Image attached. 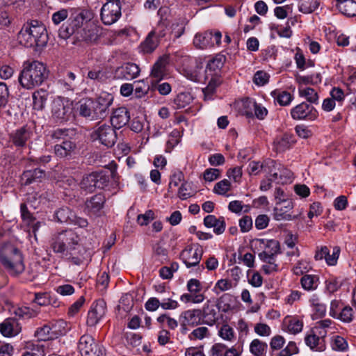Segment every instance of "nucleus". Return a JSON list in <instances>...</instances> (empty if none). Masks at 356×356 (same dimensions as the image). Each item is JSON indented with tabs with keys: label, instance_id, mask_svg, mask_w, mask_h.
I'll use <instances>...</instances> for the list:
<instances>
[{
	"label": "nucleus",
	"instance_id": "nucleus-1",
	"mask_svg": "<svg viewBox=\"0 0 356 356\" xmlns=\"http://www.w3.org/2000/svg\"><path fill=\"white\" fill-rule=\"evenodd\" d=\"M19 42L26 47H44L48 42V34L44 24L37 19L25 22L17 35Z\"/></svg>",
	"mask_w": 356,
	"mask_h": 356
},
{
	"label": "nucleus",
	"instance_id": "nucleus-2",
	"mask_svg": "<svg viewBox=\"0 0 356 356\" xmlns=\"http://www.w3.org/2000/svg\"><path fill=\"white\" fill-rule=\"evenodd\" d=\"M49 70L38 60L26 61L19 75V84L25 89L32 90L40 86L48 79Z\"/></svg>",
	"mask_w": 356,
	"mask_h": 356
},
{
	"label": "nucleus",
	"instance_id": "nucleus-3",
	"mask_svg": "<svg viewBox=\"0 0 356 356\" xmlns=\"http://www.w3.org/2000/svg\"><path fill=\"white\" fill-rule=\"evenodd\" d=\"M0 262L12 276L22 274L25 269L21 251L13 244L4 243L0 248Z\"/></svg>",
	"mask_w": 356,
	"mask_h": 356
},
{
	"label": "nucleus",
	"instance_id": "nucleus-4",
	"mask_svg": "<svg viewBox=\"0 0 356 356\" xmlns=\"http://www.w3.org/2000/svg\"><path fill=\"white\" fill-rule=\"evenodd\" d=\"M80 238L72 229H66L55 234L51 241V247L55 253L71 258L72 251L80 246Z\"/></svg>",
	"mask_w": 356,
	"mask_h": 356
},
{
	"label": "nucleus",
	"instance_id": "nucleus-5",
	"mask_svg": "<svg viewBox=\"0 0 356 356\" xmlns=\"http://www.w3.org/2000/svg\"><path fill=\"white\" fill-rule=\"evenodd\" d=\"M90 20L89 11L82 8H71L68 24H63L58 31V35L63 39H67L77 33Z\"/></svg>",
	"mask_w": 356,
	"mask_h": 356
},
{
	"label": "nucleus",
	"instance_id": "nucleus-6",
	"mask_svg": "<svg viewBox=\"0 0 356 356\" xmlns=\"http://www.w3.org/2000/svg\"><path fill=\"white\" fill-rule=\"evenodd\" d=\"M112 174L113 172L108 170L92 172L83 177L80 186L88 192H92L95 188H104L108 185Z\"/></svg>",
	"mask_w": 356,
	"mask_h": 356
},
{
	"label": "nucleus",
	"instance_id": "nucleus-7",
	"mask_svg": "<svg viewBox=\"0 0 356 356\" xmlns=\"http://www.w3.org/2000/svg\"><path fill=\"white\" fill-rule=\"evenodd\" d=\"M78 350L81 356H106L104 348L89 334H84L80 337Z\"/></svg>",
	"mask_w": 356,
	"mask_h": 356
},
{
	"label": "nucleus",
	"instance_id": "nucleus-8",
	"mask_svg": "<svg viewBox=\"0 0 356 356\" xmlns=\"http://www.w3.org/2000/svg\"><path fill=\"white\" fill-rule=\"evenodd\" d=\"M122 15L120 0H106L101 9V19L106 25L116 22Z\"/></svg>",
	"mask_w": 356,
	"mask_h": 356
},
{
	"label": "nucleus",
	"instance_id": "nucleus-9",
	"mask_svg": "<svg viewBox=\"0 0 356 356\" xmlns=\"http://www.w3.org/2000/svg\"><path fill=\"white\" fill-rule=\"evenodd\" d=\"M113 125L103 124L93 131L92 138L98 140L99 143L107 147H113L117 141V134Z\"/></svg>",
	"mask_w": 356,
	"mask_h": 356
},
{
	"label": "nucleus",
	"instance_id": "nucleus-10",
	"mask_svg": "<svg viewBox=\"0 0 356 356\" xmlns=\"http://www.w3.org/2000/svg\"><path fill=\"white\" fill-rule=\"evenodd\" d=\"M72 106L68 101L58 98L53 101L51 105V117L56 122L62 123L71 118Z\"/></svg>",
	"mask_w": 356,
	"mask_h": 356
},
{
	"label": "nucleus",
	"instance_id": "nucleus-11",
	"mask_svg": "<svg viewBox=\"0 0 356 356\" xmlns=\"http://www.w3.org/2000/svg\"><path fill=\"white\" fill-rule=\"evenodd\" d=\"M222 33L219 31H207L197 33L193 39L194 45L199 49H205L219 46L221 43Z\"/></svg>",
	"mask_w": 356,
	"mask_h": 356
},
{
	"label": "nucleus",
	"instance_id": "nucleus-12",
	"mask_svg": "<svg viewBox=\"0 0 356 356\" xmlns=\"http://www.w3.org/2000/svg\"><path fill=\"white\" fill-rule=\"evenodd\" d=\"M113 102V97L109 93H103L93 99L95 120L104 119L110 113L109 108Z\"/></svg>",
	"mask_w": 356,
	"mask_h": 356
},
{
	"label": "nucleus",
	"instance_id": "nucleus-13",
	"mask_svg": "<svg viewBox=\"0 0 356 356\" xmlns=\"http://www.w3.org/2000/svg\"><path fill=\"white\" fill-rule=\"evenodd\" d=\"M291 116L297 120H314L318 116V112L315 108L305 102L296 106L291 110Z\"/></svg>",
	"mask_w": 356,
	"mask_h": 356
},
{
	"label": "nucleus",
	"instance_id": "nucleus-14",
	"mask_svg": "<svg viewBox=\"0 0 356 356\" xmlns=\"http://www.w3.org/2000/svg\"><path fill=\"white\" fill-rule=\"evenodd\" d=\"M106 203V197L102 193H97L88 198L85 202V211L91 216H101Z\"/></svg>",
	"mask_w": 356,
	"mask_h": 356
},
{
	"label": "nucleus",
	"instance_id": "nucleus-15",
	"mask_svg": "<svg viewBox=\"0 0 356 356\" xmlns=\"http://www.w3.org/2000/svg\"><path fill=\"white\" fill-rule=\"evenodd\" d=\"M106 312V303L103 299H99L92 303L88 314L87 325L95 326L104 316Z\"/></svg>",
	"mask_w": 356,
	"mask_h": 356
},
{
	"label": "nucleus",
	"instance_id": "nucleus-16",
	"mask_svg": "<svg viewBox=\"0 0 356 356\" xmlns=\"http://www.w3.org/2000/svg\"><path fill=\"white\" fill-rule=\"evenodd\" d=\"M293 208V203L291 200H284L275 207L274 218L276 220H293L298 218L299 213L293 214L290 211Z\"/></svg>",
	"mask_w": 356,
	"mask_h": 356
},
{
	"label": "nucleus",
	"instance_id": "nucleus-17",
	"mask_svg": "<svg viewBox=\"0 0 356 356\" xmlns=\"http://www.w3.org/2000/svg\"><path fill=\"white\" fill-rule=\"evenodd\" d=\"M76 143L72 140H65L54 146L55 154L61 159H70L78 154Z\"/></svg>",
	"mask_w": 356,
	"mask_h": 356
},
{
	"label": "nucleus",
	"instance_id": "nucleus-18",
	"mask_svg": "<svg viewBox=\"0 0 356 356\" xmlns=\"http://www.w3.org/2000/svg\"><path fill=\"white\" fill-rule=\"evenodd\" d=\"M202 256V250L197 247L195 249L191 245L182 250L180 257L187 268L195 266L199 264Z\"/></svg>",
	"mask_w": 356,
	"mask_h": 356
},
{
	"label": "nucleus",
	"instance_id": "nucleus-19",
	"mask_svg": "<svg viewBox=\"0 0 356 356\" xmlns=\"http://www.w3.org/2000/svg\"><path fill=\"white\" fill-rule=\"evenodd\" d=\"M32 131L26 126L20 127L10 134V141L16 147H24L32 136Z\"/></svg>",
	"mask_w": 356,
	"mask_h": 356
},
{
	"label": "nucleus",
	"instance_id": "nucleus-20",
	"mask_svg": "<svg viewBox=\"0 0 356 356\" xmlns=\"http://www.w3.org/2000/svg\"><path fill=\"white\" fill-rule=\"evenodd\" d=\"M140 71L138 65L133 63H127L116 69L115 76L118 79L131 80L139 75Z\"/></svg>",
	"mask_w": 356,
	"mask_h": 356
},
{
	"label": "nucleus",
	"instance_id": "nucleus-21",
	"mask_svg": "<svg viewBox=\"0 0 356 356\" xmlns=\"http://www.w3.org/2000/svg\"><path fill=\"white\" fill-rule=\"evenodd\" d=\"M45 177V170L36 168L24 171L21 176V182L24 186H29L33 183L41 182Z\"/></svg>",
	"mask_w": 356,
	"mask_h": 356
},
{
	"label": "nucleus",
	"instance_id": "nucleus-22",
	"mask_svg": "<svg viewBox=\"0 0 356 356\" xmlns=\"http://www.w3.org/2000/svg\"><path fill=\"white\" fill-rule=\"evenodd\" d=\"M168 63V57H161L153 65L151 70V83L160 82L166 75V66Z\"/></svg>",
	"mask_w": 356,
	"mask_h": 356
},
{
	"label": "nucleus",
	"instance_id": "nucleus-23",
	"mask_svg": "<svg viewBox=\"0 0 356 356\" xmlns=\"http://www.w3.org/2000/svg\"><path fill=\"white\" fill-rule=\"evenodd\" d=\"M130 120L128 109L125 107H119L113 111L111 118V125L116 129L125 126Z\"/></svg>",
	"mask_w": 356,
	"mask_h": 356
},
{
	"label": "nucleus",
	"instance_id": "nucleus-24",
	"mask_svg": "<svg viewBox=\"0 0 356 356\" xmlns=\"http://www.w3.org/2000/svg\"><path fill=\"white\" fill-rule=\"evenodd\" d=\"M0 332L4 337H12L21 332V326L16 319L9 318L0 324Z\"/></svg>",
	"mask_w": 356,
	"mask_h": 356
},
{
	"label": "nucleus",
	"instance_id": "nucleus-25",
	"mask_svg": "<svg viewBox=\"0 0 356 356\" xmlns=\"http://www.w3.org/2000/svg\"><path fill=\"white\" fill-rule=\"evenodd\" d=\"M179 321H183L191 327L198 325L202 323V310L193 309L182 312Z\"/></svg>",
	"mask_w": 356,
	"mask_h": 356
},
{
	"label": "nucleus",
	"instance_id": "nucleus-26",
	"mask_svg": "<svg viewBox=\"0 0 356 356\" xmlns=\"http://www.w3.org/2000/svg\"><path fill=\"white\" fill-rule=\"evenodd\" d=\"M77 111L79 115L89 120H95L93 99L86 98L81 99L77 104Z\"/></svg>",
	"mask_w": 356,
	"mask_h": 356
},
{
	"label": "nucleus",
	"instance_id": "nucleus-27",
	"mask_svg": "<svg viewBox=\"0 0 356 356\" xmlns=\"http://www.w3.org/2000/svg\"><path fill=\"white\" fill-rule=\"evenodd\" d=\"M204 225L208 228H213V232L217 234H222L225 230V220L224 217L217 218L213 215H208L204 218Z\"/></svg>",
	"mask_w": 356,
	"mask_h": 356
},
{
	"label": "nucleus",
	"instance_id": "nucleus-28",
	"mask_svg": "<svg viewBox=\"0 0 356 356\" xmlns=\"http://www.w3.org/2000/svg\"><path fill=\"white\" fill-rule=\"evenodd\" d=\"M202 318H203V322L209 326L213 325L219 318V314L215 305L211 304L210 301H207L203 307Z\"/></svg>",
	"mask_w": 356,
	"mask_h": 356
},
{
	"label": "nucleus",
	"instance_id": "nucleus-29",
	"mask_svg": "<svg viewBox=\"0 0 356 356\" xmlns=\"http://www.w3.org/2000/svg\"><path fill=\"white\" fill-rule=\"evenodd\" d=\"M296 143L292 134L285 133L281 137L277 138L274 141V148L277 152H283L291 148Z\"/></svg>",
	"mask_w": 356,
	"mask_h": 356
},
{
	"label": "nucleus",
	"instance_id": "nucleus-30",
	"mask_svg": "<svg viewBox=\"0 0 356 356\" xmlns=\"http://www.w3.org/2000/svg\"><path fill=\"white\" fill-rule=\"evenodd\" d=\"M305 341L307 346L313 350L322 352L325 350L326 346L324 337H318L313 332L305 337Z\"/></svg>",
	"mask_w": 356,
	"mask_h": 356
},
{
	"label": "nucleus",
	"instance_id": "nucleus-31",
	"mask_svg": "<svg viewBox=\"0 0 356 356\" xmlns=\"http://www.w3.org/2000/svg\"><path fill=\"white\" fill-rule=\"evenodd\" d=\"M75 34L77 38H79L86 42L95 41L97 38L96 29L88 23Z\"/></svg>",
	"mask_w": 356,
	"mask_h": 356
},
{
	"label": "nucleus",
	"instance_id": "nucleus-32",
	"mask_svg": "<svg viewBox=\"0 0 356 356\" xmlns=\"http://www.w3.org/2000/svg\"><path fill=\"white\" fill-rule=\"evenodd\" d=\"M159 40L154 31L150 32L145 40L141 43L140 48L144 54H150L157 47Z\"/></svg>",
	"mask_w": 356,
	"mask_h": 356
},
{
	"label": "nucleus",
	"instance_id": "nucleus-33",
	"mask_svg": "<svg viewBox=\"0 0 356 356\" xmlns=\"http://www.w3.org/2000/svg\"><path fill=\"white\" fill-rule=\"evenodd\" d=\"M234 300L232 295L224 293L217 300L216 307L219 311L226 313L232 309Z\"/></svg>",
	"mask_w": 356,
	"mask_h": 356
},
{
	"label": "nucleus",
	"instance_id": "nucleus-34",
	"mask_svg": "<svg viewBox=\"0 0 356 356\" xmlns=\"http://www.w3.org/2000/svg\"><path fill=\"white\" fill-rule=\"evenodd\" d=\"M48 93L46 90L40 89L33 93V108L37 111H41L44 107L47 100Z\"/></svg>",
	"mask_w": 356,
	"mask_h": 356
},
{
	"label": "nucleus",
	"instance_id": "nucleus-35",
	"mask_svg": "<svg viewBox=\"0 0 356 356\" xmlns=\"http://www.w3.org/2000/svg\"><path fill=\"white\" fill-rule=\"evenodd\" d=\"M320 6L319 0H298V10L303 14L314 13Z\"/></svg>",
	"mask_w": 356,
	"mask_h": 356
},
{
	"label": "nucleus",
	"instance_id": "nucleus-36",
	"mask_svg": "<svg viewBox=\"0 0 356 356\" xmlns=\"http://www.w3.org/2000/svg\"><path fill=\"white\" fill-rule=\"evenodd\" d=\"M338 10L347 17L356 16V1L354 0H347L341 3L336 4Z\"/></svg>",
	"mask_w": 356,
	"mask_h": 356
},
{
	"label": "nucleus",
	"instance_id": "nucleus-37",
	"mask_svg": "<svg viewBox=\"0 0 356 356\" xmlns=\"http://www.w3.org/2000/svg\"><path fill=\"white\" fill-rule=\"evenodd\" d=\"M193 99L192 95L188 92L179 93L173 100L175 109H180L189 105Z\"/></svg>",
	"mask_w": 356,
	"mask_h": 356
},
{
	"label": "nucleus",
	"instance_id": "nucleus-38",
	"mask_svg": "<svg viewBox=\"0 0 356 356\" xmlns=\"http://www.w3.org/2000/svg\"><path fill=\"white\" fill-rule=\"evenodd\" d=\"M260 244L264 245V248L266 252L270 253L271 255L275 257L280 253V242L275 239H265L260 238L258 240Z\"/></svg>",
	"mask_w": 356,
	"mask_h": 356
},
{
	"label": "nucleus",
	"instance_id": "nucleus-39",
	"mask_svg": "<svg viewBox=\"0 0 356 356\" xmlns=\"http://www.w3.org/2000/svg\"><path fill=\"white\" fill-rule=\"evenodd\" d=\"M268 349V345L266 342L259 339H254L250 345V351L255 356L263 355Z\"/></svg>",
	"mask_w": 356,
	"mask_h": 356
},
{
	"label": "nucleus",
	"instance_id": "nucleus-40",
	"mask_svg": "<svg viewBox=\"0 0 356 356\" xmlns=\"http://www.w3.org/2000/svg\"><path fill=\"white\" fill-rule=\"evenodd\" d=\"M272 95L278 104L282 106L289 105L293 100V96L287 91L275 90L272 92Z\"/></svg>",
	"mask_w": 356,
	"mask_h": 356
},
{
	"label": "nucleus",
	"instance_id": "nucleus-41",
	"mask_svg": "<svg viewBox=\"0 0 356 356\" xmlns=\"http://www.w3.org/2000/svg\"><path fill=\"white\" fill-rule=\"evenodd\" d=\"M54 334L53 337L58 338L65 335L69 330L67 323L64 320H58L51 324Z\"/></svg>",
	"mask_w": 356,
	"mask_h": 356
},
{
	"label": "nucleus",
	"instance_id": "nucleus-42",
	"mask_svg": "<svg viewBox=\"0 0 356 356\" xmlns=\"http://www.w3.org/2000/svg\"><path fill=\"white\" fill-rule=\"evenodd\" d=\"M186 22L185 19H176L171 26V35H173L174 38H179L181 37L185 31V26Z\"/></svg>",
	"mask_w": 356,
	"mask_h": 356
},
{
	"label": "nucleus",
	"instance_id": "nucleus-43",
	"mask_svg": "<svg viewBox=\"0 0 356 356\" xmlns=\"http://www.w3.org/2000/svg\"><path fill=\"white\" fill-rule=\"evenodd\" d=\"M73 217L72 211L68 207H62L55 213V218L59 222H71Z\"/></svg>",
	"mask_w": 356,
	"mask_h": 356
},
{
	"label": "nucleus",
	"instance_id": "nucleus-44",
	"mask_svg": "<svg viewBox=\"0 0 356 356\" xmlns=\"http://www.w3.org/2000/svg\"><path fill=\"white\" fill-rule=\"evenodd\" d=\"M299 95L300 97L306 98L311 104H318V93L312 88H299Z\"/></svg>",
	"mask_w": 356,
	"mask_h": 356
},
{
	"label": "nucleus",
	"instance_id": "nucleus-45",
	"mask_svg": "<svg viewBox=\"0 0 356 356\" xmlns=\"http://www.w3.org/2000/svg\"><path fill=\"white\" fill-rule=\"evenodd\" d=\"M36 334L41 341H47L53 339L54 332L51 325H45L43 327H39L36 330Z\"/></svg>",
	"mask_w": 356,
	"mask_h": 356
},
{
	"label": "nucleus",
	"instance_id": "nucleus-46",
	"mask_svg": "<svg viewBox=\"0 0 356 356\" xmlns=\"http://www.w3.org/2000/svg\"><path fill=\"white\" fill-rule=\"evenodd\" d=\"M318 278L312 275H304L300 280L302 286L305 290H313L317 287Z\"/></svg>",
	"mask_w": 356,
	"mask_h": 356
},
{
	"label": "nucleus",
	"instance_id": "nucleus-47",
	"mask_svg": "<svg viewBox=\"0 0 356 356\" xmlns=\"http://www.w3.org/2000/svg\"><path fill=\"white\" fill-rule=\"evenodd\" d=\"M284 323L287 326L288 331L291 333L297 334L301 332L302 330V321L296 318H291L288 321V322L285 320Z\"/></svg>",
	"mask_w": 356,
	"mask_h": 356
},
{
	"label": "nucleus",
	"instance_id": "nucleus-48",
	"mask_svg": "<svg viewBox=\"0 0 356 356\" xmlns=\"http://www.w3.org/2000/svg\"><path fill=\"white\" fill-rule=\"evenodd\" d=\"M225 60V57L222 55H217L213 58L207 64V67L212 71H216L221 69Z\"/></svg>",
	"mask_w": 356,
	"mask_h": 356
},
{
	"label": "nucleus",
	"instance_id": "nucleus-49",
	"mask_svg": "<svg viewBox=\"0 0 356 356\" xmlns=\"http://www.w3.org/2000/svg\"><path fill=\"white\" fill-rule=\"evenodd\" d=\"M354 312L350 306H343L337 318L340 319L343 322L350 323L353 321Z\"/></svg>",
	"mask_w": 356,
	"mask_h": 356
},
{
	"label": "nucleus",
	"instance_id": "nucleus-50",
	"mask_svg": "<svg viewBox=\"0 0 356 356\" xmlns=\"http://www.w3.org/2000/svg\"><path fill=\"white\" fill-rule=\"evenodd\" d=\"M218 335L222 339L231 341L234 338V332L229 325L224 324L219 330Z\"/></svg>",
	"mask_w": 356,
	"mask_h": 356
},
{
	"label": "nucleus",
	"instance_id": "nucleus-51",
	"mask_svg": "<svg viewBox=\"0 0 356 356\" xmlns=\"http://www.w3.org/2000/svg\"><path fill=\"white\" fill-rule=\"evenodd\" d=\"M331 345L332 349L337 351H345L348 348L347 341L341 336H336Z\"/></svg>",
	"mask_w": 356,
	"mask_h": 356
},
{
	"label": "nucleus",
	"instance_id": "nucleus-52",
	"mask_svg": "<svg viewBox=\"0 0 356 356\" xmlns=\"http://www.w3.org/2000/svg\"><path fill=\"white\" fill-rule=\"evenodd\" d=\"M230 186V182L227 179H223L216 184L213 188V191L219 195H225L229 191Z\"/></svg>",
	"mask_w": 356,
	"mask_h": 356
},
{
	"label": "nucleus",
	"instance_id": "nucleus-53",
	"mask_svg": "<svg viewBox=\"0 0 356 356\" xmlns=\"http://www.w3.org/2000/svg\"><path fill=\"white\" fill-rule=\"evenodd\" d=\"M151 87L153 90H157L160 95H167L171 92V86L167 83L164 82L162 83H156V82L151 83Z\"/></svg>",
	"mask_w": 356,
	"mask_h": 356
},
{
	"label": "nucleus",
	"instance_id": "nucleus-54",
	"mask_svg": "<svg viewBox=\"0 0 356 356\" xmlns=\"http://www.w3.org/2000/svg\"><path fill=\"white\" fill-rule=\"evenodd\" d=\"M191 190V186L189 183L187 181L183 182L179 188L178 196L180 199L184 200H186L191 196L193 195L192 193L190 192Z\"/></svg>",
	"mask_w": 356,
	"mask_h": 356
},
{
	"label": "nucleus",
	"instance_id": "nucleus-55",
	"mask_svg": "<svg viewBox=\"0 0 356 356\" xmlns=\"http://www.w3.org/2000/svg\"><path fill=\"white\" fill-rule=\"evenodd\" d=\"M264 170V163L257 162L254 161H250L248 167V172L250 175H257Z\"/></svg>",
	"mask_w": 356,
	"mask_h": 356
},
{
	"label": "nucleus",
	"instance_id": "nucleus-56",
	"mask_svg": "<svg viewBox=\"0 0 356 356\" xmlns=\"http://www.w3.org/2000/svg\"><path fill=\"white\" fill-rule=\"evenodd\" d=\"M180 300L184 302L200 303L204 300V296L203 294L193 295L191 293H184L181 296Z\"/></svg>",
	"mask_w": 356,
	"mask_h": 356
},
{
	"label": "nucleus",
	"instance_id": "nucleus-57",
	"mask_svg": "<svg viewBox=\"0 0 356 356\" xmlns=\"http://www.w3.org/2000/svg\"><path fill=\"white\" fill-rule=\"evenodd\" d=\"M188 291L193 295H199L202 290V284L197 279H191L187 282Z\"/></svg>",
	"mask_w": 356,
	"mask_h": 356
},
{
	"label": "nucleus",
	"instance_id": "nucleus-58",
	"mask_svg": "<svg viewBox=\"0 0 356 356\" xmlns=\"http://www.w3.org/2000/svg\"><path fill=\"white\" fill-rule=\"evenodd\" d=\"M209 335V332L207 327H199L191 332L189 338L191 339H202Z\"/></svg>",
	"mask_w": 356,
	"mask_h": 356
},
{
	"label": "nucleus",
	"instance_id": "nucleus-59",
	"mask_svg": "<svg viewBox=\"0 0 356 356\" xmlns=\"http://www.w3.org/2000/svg\"><path fill=\"white\" fill-rule=\"evenodd\" d=\"M227 346L222 343H214L208 352V356H222Z\"/></svg>",
	"mask_w": 356,
	"mask_h": 356
},
{
	"label": "nucleus",
	"instance_id": "nucleus-60",
	"mask_svg": "<svg viewBox=\"0 0 356 356\" xmlns=\"http://www.w3.org/2000/svg\"><path fill=\"white\" fill-rule=\"evenodd\" d=\"M268 80L269 75L264 71H257L253 77V81L257 86H264Z\"/></svg>",
	"mask_w": 356,
	"mask_h": 356
},
{
	"label": "nucleus",
	"instance_id": "nucleus-61",
	"mask_svg": "<svg viewBox=\"0 0 356 356\" xmlns=\"http://www.w3.org/2000/svg\"><path fill=\"white\" fill-rule=\"evenodd\" d=\"M270 218L266 214H260L257 216L254 222L255 227L261 230L266 228L269 224Z\"/></svg>",
	"mask_w": 356,
	"mask_h": 356
},
{
	"label": "nucleus",
	"instance_id": "nucleus-62",
	"mask_svg": "<svg viewBox=\"0 0 356 356\" xmlns=\"http://www.w3.org/2000/svg\"><path fill=\"white\" fill-rule=\"evenodd\" d=\"M154 218V213L152 210H148L144 214L138 215L137 221L140 225H147Z\"/></svg>",
	"mask_w": 356,
	"mask_h": 356
},
{
	"label": "nucleus",
	"instance_id": "nucleus-63",
	"mask_svg": "<svg viewBox=\"0 0 356 356\" xmlns=\"http://www.w3.org/2000/svg\"><path fill=\"white\" fill-rule=\"evenodd\" d=\"M250 103L252 104L254 111V115L259 120H264L268 114L267 109L261 104H257L256 102Z\"/></svg>",
	"mask_w": 356,
	"mask_h": 356
},
{
	"label": "nucleus",
	"instance_id": "nucleus-64",
	"mask_svg": "<svg viewBox=\"0 0 356 356\" xmlns=\"http://www.w3.org/2000/svg\"><path fill=\"white\" fill-rule=\"evenodd\" d=\"M285 343L284 338L281 335L273 337L270 342V347L272 350H280Z\"/></svg>",
	"mask_w": 356,
	"mask_h": 356
}]
</instances>
